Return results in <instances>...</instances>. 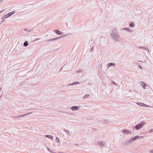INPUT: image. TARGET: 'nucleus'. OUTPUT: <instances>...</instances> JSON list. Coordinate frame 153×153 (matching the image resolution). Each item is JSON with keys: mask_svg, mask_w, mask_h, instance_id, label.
Returning a JSON list of instances; mask_svg holds the SVG:
<instances>
[{"mask_svg": "<svg viewBox=\"0 0 153 153\" xmlns=\"http://www.w3.org/2000/svg\"><path fill=\"white\" fill-rule=\"evenodd\" d=\"M111 38L115 41H118L119 40V36L118 32L116 29L113 30L111 34Z\"/></svg>", "mask_w": 153, "mask_h": 153, "instance_id": "1", "label": "nucleus"}, {"mask_svg": "<svg viewBox=\"0 0 153 153\" xmlns=\"http://www.w3.org/2000/svg\"><path fill=\"white\" fill-rule=\"evenodd\" d=\"M145 124V123L144 122H142L140 123L137 125L135 128L136 129L138 130L141 128Z\"/></svg>", "mask_w": 153, "mask_h": 153, "instance_id": "2", "label": "nucleus"}, {"mask_svg": "<svg viewBox=\"0 0 153 153\" xmlns=\"http://www.w3.org/2000/svg\"><path fill=\"white\" fill-rule=\"evenodd\" d=\"M63 36H59V37H58L56 38H54V39H49L47 41V42H52L53 41H54V40H56L58 39H59V38H61V37H62Z\"/></svg>", "mask_w": 153, "mask_h": 153, "instance_id": "3", "label": "nucleus"}, {"mask_svg": "<svg viewBox=\"0 0 153 153\" xmlns=\"http://www.w3.org/2000/svg\"><path fill=\"white\" fill-rule=\"evenodd\" d=\"M98 144L100 145L101 148H102L104 146L105 143L103 141H99L98 142Z\"/></svg>", "mask_w": 153, "mask_h": 153, "instance_id": "4", "label": "nucleus"}, {"mask_svg": "<svg viewBox=\"0 0 153 153\" xmlns=\"http://www.w3.org/2000/svg\"><path fill=\"white\" fill-rule=\"evenodd\" d=\"M122 132L123 133H124L125 134H129L131 133V132L130 131H129L127 130H123Z\"/></svg>", "mask_w": 153, "mask_h": 153, "instance_id": "5", "label": "nucleus"}, {"mask_svg": "<svg viewBox=\"0 0 153 153\" xmlns=\"http://www.w3.org/2000/svg\"><path fill=\"white\" fill-rule=\"evenodd\" d=\"M54 32L56 33L57 34L61 35L63 34V33L59 31L58 30H56L54 31Z\"/></svg>", "mask_w": 153, "mask_h": 153, "instance_id": "6", "label": "nucleus"}, {"mask_svg": "<svg viewBox=\"0 0 153 153\" xmlns=\"http://www.w3.org/2000/svg\"><path fill=\"white\" fill-rule=\"evenodd\" d=\"M142 48L144 50L146 51H147L148 52L149 51V49L147 47H146V46H143V47H140L138 48Z\"/></svg>", "mask_w": 153, "mask_h": 153, "instance_id": "7", "label": "nucleus"}, {"mask_svg": "<svg viewBox=\"0 0 153 153\" xmlns=\"http://www.w3.org/2000/svg\"><path fill=\"white\" fill-rule=\"evenodd\" d=\"M116 64L115 63H110L108 64V67H110L111 66H114L116 65Z\"/></svg>", "mask_w": 153, "mask_h": 153, "instance_id": "8", "label": "nucleus"}, {"mask_svg": "<svg viewBox=\"0 0 153 153\" xmlns=\"http://www.w3.org/2000/svg\"><path fill=\"white\" fill-rule=\"evenodd\" d=\"M71 109L73 111H76L78 110V107L76 106H74L72 107Z\"/></svg>", "mask_w": 153, "mask_h": 153, "instance_id": "9", "label": "nucleus"}, {"mask_svg": "<svg viewBox=\"0 0 153 153\" xmlns=\"http://www.w3.org/2000/svg\"><path fill=\"white\" fill-rule=\"evenodd\" d=\"M140 83L141 84V85L144 88V89H145V87L146 86V84L144 82H141Z\"/></svg>", "mask_w": 153, "mask_h": 153, "instance_id": "10", "label": "nucleus"}, {"mask_svg": "<svg viewBox=\"0 0 153 153\" xmlns=\"http://www.w3.org/2000/svg\"><path fill=\"white\" fill-rule=\"evenodd\" d=\"M64 131H65L66 134H67V135L66 136L68 138L69 137V136H70L69 133L70 132L68 131V130H64Z\"/></svg>", "mask_w": 153, "mask_h": 153, "instance_id": "11", "label": "nucleus"}, {"mask_svg": "<svg viewBox=\"0 0 153 153\" xmlns=\"http://www.w3.org/2000/svg\"><path fill=\"white\" fill-rule=\"evenodd\" d=\"M9 17V15H8V13L6 15H5L2 17V19H5L8 17Z\"/></svg>", "mask_w": 153, "mask_h": 153, "instance_id": "12", "label": "nucleus"}, {"mask_svg": "<svg viewBox=\"0 0 153 153\" xmlns=\"http://www.w3.org/2000/svg\"><path fill=\"white\" fill-rule=\"evenodd\" d=\"M79 84V82H75L73 83L70 84L69 85H76V84Z\"/></svg>", "mask_w": 153, "mask_h": 153, "instance_id": "13", "label": "nucleus"}, {"mask_svg": "<svg viewBox=\"0 0 153 153\" xmlns=\"http://www.w3.org/2000/svg\"><path fill=\"white\" fill-rule=\"evenodd\" d=\"M138 136H136L132 138H131V140H132V141H134L136 140L137 138H138Z\"/></svg>", "mask_w": 153, "mask_h": 153, "instance_id": "14", "label": "nucleus"}, {"mask_svg": "<svg viewBox=\"0 0 153 153\" xmlns=\"http://www.w3.org/2000/svg\"><path fill=\"white\" fill-rule=\"evenodd\" d=\"M15 12V11H13L12 12L8 13V14L9 15V16H10L14 14Z\"/></svg>", "mask_w": 153, "mask_h": 153, "instance_id": "15", "label": "nucleus"}, {"mask_svg": "<svg viewBox=\"0 0 153 153\" xmlns=\"http://www.w3.org/2000/svg\"><path fill=\"white\" fill-rule=\"evenodd\" d=\"M26 116V115H25V114L23 115H19L17 117H15V118H18L19 117H23L24 116Z\"/></svg>", "mask_w": 153, "mask_h": 153, "instance_id": "16", "label": "nucleus"}, {"mask_svg": "<svg viewBox=\"0 0 153 153\" xmlns=\"http://www.w3.org/2000/svg\"><path fill=\"white\" fill-rule=\"evenodd\" d=\"M123 30H125L127 31H130V29L128 27L124 28L123 29Z\"/></svg>", "mask_w": 153, "mask_h": 153, "instance_id": "17", "label": "nucleus"}, {"mask_svg": "<svg viewBox=\"0 0 153 153\" xmlns=\"http://www.w3.org/2000/svg\"><path fill=\"white\" fill-rule=\"evenodd\" d=\"M28 45V43L27 42L25 41L24 43V46L26 47Z\"/></svg>", "mask_w": 153, "mask_h": 153, "instance_id": "18", "label": "nucleus"}, {"mask_svg": "<svg viewBox=\"0 0 153 153\" xmlns=\"http://www.w3.org/2000/svg\"><path fill=\"white\" fill-rule=\"evenodd\" d=\"M139 104L143 105V106L150 107V106L145 104L143 103H140Z\"/></svg>", "mask_w": 153, "mask_h": 153, "instance_id": "19", "label": "nucleus"}, {"mask_svg": "<svg viewBox=\"0 0 153 153\" xmlns=\"http://www.w3.org/2000/svg\"><path fill=\"white\" fill-rule=\"evenodd\" d=\"M134 26V24L133 22L131 23L130 24V26L131 27H133Z\"/></svg>", "mask_w": 153, "mask_h": 153, "instance_id": "20", "label": "nucleus"}, {"mask_svg": "<svg viewBox=\"0 0 153 153\" xmlns=\"http://www.w3.org/2000/svg\"><path fill=\"white\" fill-rule=\"evenodd\" d=\"M89 96V94H87L85 95V96L84 97V98H86L88 97Z\"/></svg>", "mask_w": 153, "mask_h": 153, "instance_id": "21", "label": "nucleus"}, {"mask_svg": "<svg viewBox=\"0 0 153 153\" xmlns=\"http://www.w3.org/2000/svg\"><path fill=\"white\" fill-rule=\"evenodd\" d=\"M56 142H57L58 143L59 142V140L58 137H56Z\"/></svg>", "mask_w": 153, "mask_h": 153, "instance_id": "22", "label": "nucleus"}, {"mask_svg": "<svg viewBox=\"0 0 153 153\" xmlns=\"http://www.w3.org/2000/svg\"><path fill=\"white\" fill-rule=\"evenodd\" d=\"M149 132L150 133H152L153 132V128L152 129H150L149 131Z\"/></svg>", "mask_w": 153, "mask_h": 153, "instance_id": "23", "label": "nucleus"}, {"mask_svg": "<svg viewBox=\"0 0 153 153\" xmlns=\"http://www.w3.org/2000/svg\"><path fill=\"white\" fill-rule=\"evenodd\" d=\"M47 148H48V150L50 152H51V153H53V151L51 150L50 149L48 148V147Z\"/></svg>", "mask_w": 153, "mask_h": 153, "instance_id": "24", "label": "nucleus"}, {"mask_svg": "<svg viewBox=\"0 0 153 153\" xmlns=\"http://www.w3.org/2000/svg\"><path fill=\"white\" fill-rule=\"evenodd\" d=\"M32 113V112H30L29 113H27L26 114H25V115H26V116L27 115H28V114H31V113Z\"/></svg>", "mask_w": 153, "mask_h": 153, "instance_id": "25", "label": "nucleus"}, {"mask_svg": "<svg viewBox=\"0 0 153 153\" xmlns=\"http://www.w3.org/2000/svg\"><path fill=\"white\" fill-rule=\"evenodd\" d=\"M132 141V140H131V139H130L128 141V143H131Z\"/></svg>", "mask_w": 153, "mask_h": 153, "instance_id": "26", "label": "nucleus"}, {"mask_svg": "<svg viewBox=\"0 0 153 153\" xmlns=\"http://www.w3.org/2000/svg\"><path fill=\"white\" fill-rule=\"evenodd\" d=\"M112 83L113 84L115 85H117V83H115L114 82V81H113Z\"/></svg>", "mask_w": 153, "mask_h": 153, "instance_id": "27", "label": "nucleus"}, {"mask_svg": "<svg viewBox=\"0 0 153 153\" xmlns=\"http://www.w3.org/2000/svg\"><path fill=\"white\" fill-rule=\"evenodd\" d=\"M51 136V135H46L45 136L46 137H47L48 138H50V136Z\"/></svg>", "mask_w": 153, "mask_h": 153, "instance_id": "28", "label": "nucleus"}, {"mask_svg": "<svg viewBox=\"0 0 153 153\" xmlns=\"http://www.w3.org/2000/svg\"><path fill=\"white\" fill-rule=\"evenodd\" d=\"M144 137L143 136H138V138L140 139L143 138Z\"/></svg>", "mask_w": 153, "mask_h": 153, "instance_id": "29", "label": "nucleus"}, {"mask_svg": "<svg viewBox=\"0 0 153 153\" xmlns=\"http://www.w3.org/2000/svg\"><path fill=\"white\" fill-rule=\"evenodd\" d=\"M51 139V140H53V137L52 136H50V138Z\"/></svg>", "mask_w": 153, "mask_h": 153, "instance_id": "30", "label": "nucleus"}, {"mask_svg": "<svg viewBox=\"0 0 153 153\" xmlns=\"http://www.w3.org/2000/svg\"><path fill=\"white\" fill-rule=\"evenodd\" d=\"M74 145H76V146H79V145L78 144H77V143L74 144Z\"/></svg>", "mask_w": 153, "mask_h": 153, "instance_id": "31", "label": "nucleus"}, {"mask_svg": "<svg viewBox=\"0 0 153 153\" xmlns=\"http://www.w3.org/2000/svg\"><path fill=\"white\" fill-rule=\"evenodd\" d=\"M138 67H139V68H141V69L142 68V67H141V66L140 65H139L138 66Z\"/></svg>", "mask_w": 153, "mask_h": 153, "instance_id": "32", "label": "nucleus"}, {"mask_svg": "<svg viewBox=\"0 0 153 153\" xmlns=\"http://www.w3.org/2000/svg\"><path fill=\"white\" fill-rule=\"evenodd\" d=\"M93 47H92L91 48V50H90V51H92V50H93Z\"/></svg>", "mask_w": 153, "mask_h": 153, "instance_id": "33", "label": "nucleus"}, {"mask_svg": "<svg viewBox=\"0 0 153 153\" xmlns=\"http://www.w3.org/2000/svg\"><path fill=\"white\" fill-rule=\"evenodd\" d=\"M78 72H79V73L81 72V71L80 70H78Z\"/></svg>", "mask_w": 153, "mask_h": 153, "instance_id": "34", "label": "nucleus"}, {"mask_svg": "<svg viewBox=\"0 0 153 153\" xmlns=\"http://www.w3.org/2000/svg\"><path fill=\"white\" fill-rule=\"evenodd\" d=\"M4 10H2L1 11H0V13H2V12H3L4 11Z\"/></svg>", "mask_w": 153, "mask_h": 153, "instance_id": "35", "label": "nucleus"}, {"mask_svg": "<svg viewBox=\"0 0 153 153\" xmlns=\"http://www.w3.org/2000/svg\"><path fill=\"white\" fill-rule=\"evenodd\" d=\"M4 22V20H3V21H2L1 22V23H3V22Z\"/></svg>", "mask_w": 153, "mask_h": 153, "instance_id": "36", "label": "nucleus"}, {"mask_svg": "<svg viewBox=\"0 0 153 153\" xmlns=\"http://www.w3.org/2000/svg\"><path fill=\"white\" fill-rule=\"evenodd\" d=\"M138 105H140V106H143V105H141V104H140V105H139V104H138Z\"/></svg>", "mask_w": 153, "mask_h": 153, "instance_id": "37", "label": "nucleus"}, {"mask_svg": "<svg viewBox=\"0 0 153 153\" xmlns=\"http://www.w3.org/2000/svg\"><path fill=\"white\" fill-rule=\"evenodd\" d=\"M151 153H153V151H151Z\"/></svg>", "mask_w": 153, "mask_h": 153, "instance_id": "38", "label": "nucleus"}, {"mask_svg": "<svg viewBox=\"0 0 153 153\" xmlns=\"http://www.w3.org/2000/svg\"><path fill=\"white\" fill-rule=\"evenodd\" d=\"M1 89H2V88H0V90H1Z\"/></svg>", "mask_w": 153, "mask_h": 153, "instance_id": "39", "label": "nucleus"}, {"mask_svg": "<svg viewBox=\"0 0 153 153\" xmlns=\"http://www.w3.org/2000/svg\"><path fill=\"white\" fill-rule=\"evenodd\" d=\"M25 30H26V29H25Z\"/></svg>", "mask_w": 153, "mask_h": 153, "instance_id": "40", "label": "nucleus"}, {"mask_svg": "<svg viewBox=\"0 0 153 153\" xmlns=\"http://www.w3.org/2000/svg\"><path fill=\"white\" fill-rule=\"evenodd\" d=\"M1 24V23H0V25Z\"/></svg>", "mask_w": 153, "mask_h": 153, "instance_id": "41", "label": "nucleus"}]
</instances>
